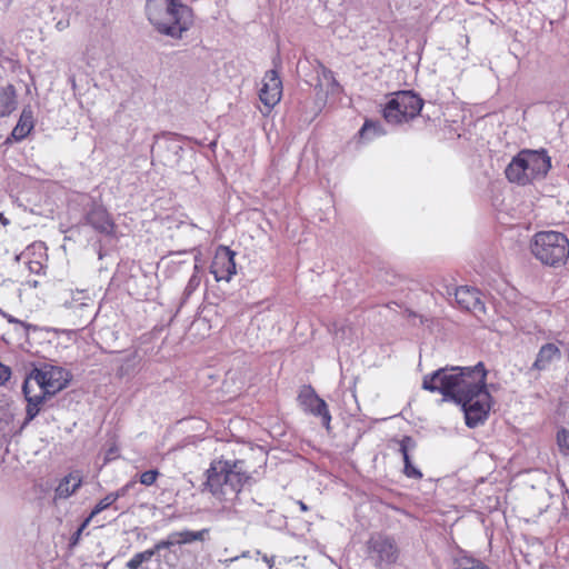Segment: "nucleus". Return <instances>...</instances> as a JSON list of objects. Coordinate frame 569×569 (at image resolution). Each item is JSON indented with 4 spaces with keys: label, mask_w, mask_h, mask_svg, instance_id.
<instances>
[{
    "label": "nucleus",
    "mask_w": 569,
    "mask_h": 569,
    "mask_svg": "<svg viewBox=\"0 0 569 569\" xmlns=\"http://www.w3.org/2000/svg\"><path fill=\"white\" fill-rule=\"evenodd\" d=\"M423 107V100L412 91L397 92L383 108L388 123L399 124L416 118Z\"/></svg>",
    "instance_id": "nucleus-6"
},
{
    "label": "nucleus",
    "mask_w": 569,
    "mask_h": 569,
    "mask_svg": "<svg viewBox=\"0 0 569 569\" xmlns=\"http://www.w3.org/2000/svg\"><path fill=\"white\" fill-rule=\"evenodd\" d=\"M82 485V477L79 472H70L64 476L54 490L53 500H61L71 497Z\"/></svg>",
    "instance_id": "nucleus-19"
},
{
    "label": "nucleus",
    "mask_w": 569,
    "mask_h": 569,
    "mask_svg": "<svg viewBox=\"0 0 569 569\" xmlns=\"http://www.w3.org/2000/svg\"><path fill=\"white\" fill-rule=\"evenodd\" d=\"M137 358H138L137 352H133L131 356H129L126 359L124 363L118 369V375L120 377L127 376L129 373L130 363H136Z\"/></svg>",
    "instance_id": "nucleus-36"
},
{
    "label": "nucleus",
    "mask_w": 569,
    "mask_h": 569,
    "mask_svg": "<svg viewBox=\"0 0 569 569\" xmlns=\"http://www.w3.org/2000/svg\"><path fill=\"white\" fill-rule=\"evenodd\" d=\"M0 223L2 226H8L10 223V220L2 212H0Z\"/></svg>",
    "instance_id": "nucleus-41"
},
{
    "label": "nucleus",
    "mask_w": 569,
    "mask_h": 569,
    "mask_svg": "<svg viewBox=\"0 0 569 569\" xmlns=\"http://www.w3.org/2000/svg\"><path fill=\"white\" fill-rule=\"evenodd\" d=\"M41 407H42L41 405L34 403L33 401L27 402L26 419H24L23 426L28 425L30 421H32L38 416V413L41 410Z\"/></svg>",
    "instance_id": "nucleus-32"
},
{
    "label": "nucleus",
    "mask_w": 569,
    "mask_h": 569,
    "mask_svg": "<svg viewBox=\"0 0 569 569\" xmlns=\"http://www.w3.org/2000/svg\"><path fill=\"white\" fill-rule=\"evenodd\" d=\"M457 405L461 406L465 413L466 425L469 428H476L483 425L488 419L491 409V395L487 390L486 382Z\"/></svg>",
    "instance_id": "nucleus-7"
},
{
    "label": "nucleus",
    "mask_w": 569,
    "mask_h": 569,
    "mask_svg": "<svg viewBox=\"0 0 569 569\" xmlns=\"http://www.w3.org/2000/svg\"><path fill=\"white\" fill-rule=\"evenodd\" d=\"M237 559H239V557H233V558H231L229 560H226V562H232V561H236Z\"/></svg>",
    "instance_id": "nucleus-44"
},
{
    "label": "nucleus",
    "mask_w": 569,
    "mask_h": 569,
    "mask_svg": "<svg viewBox=\"0 0 569 569\" xmlns=\"http://www.w3.org/2000/svg\"><path fill=\"white\" fill-rule=\"evenodd\" d=\"M146 14L161 34L181 39L192 23V10L180 0H147Z\"/></svg>",
    "instance_id": "nucleus-2"
},
{
    "label": "nucleus",
    "mask_w": 569,
    "mask_h": 569,
    "mask_svg": "<svg viewBox=\"0 0 569 569\" xmlns=\"http://www.w3.org/2000/svg\"><path fill=\"white\" fill-rule=\"evenodd\" d=\"M116 502L114 497L111 493H108L103 499H101L94 508L91 510L89 517L93 519L97 515L109 508Z\"/></svg>",
    "instance_id": "nucleus-30"
},
{
    "label": "nucleus",
    "mask_w": 569,
    "mask_h": 569,
    "mask_svg": "<svg viewBox=\"0 0 569 569\" xmlns=\"http://www.w3.org/2000/svg\"><path fill=\"white\" fill-rule=\"evenodd\" d=\"M298 505H299V507H300V509L302 511H307L308 510V507H307V505L303 501H298Z\"/></svg>",
    "instance_id": "nucleus-43"
},
{
    "label": "nucleus",
    "mask_w": 569,
    "mask_h": 569,
    "mask_svg": "<svg viewBox=\"0 0 569 569\" xmlns=\"http://www.w3.org/2000/svg\"><path fill=\"white\" fill-rule=\"evenodd\" d=\"M480 292L467 286H461L455 291V300L457 305L476 316L485 313V303L481 300Z\"/></svg>",
    "instance_id": "nucleus-16"
},
{
    "label": "nucleus",
    "mask_w": 569,
    "mask_h": 569,
    "mask_svg": "<svg viewBox=\"0 0 569 569\" xmlns=\"http://www.w3.org/2000/svg\"><path fill=\"white\" fill-rule=\"evenodd\" d=\"M180 532V541L181 545L191 543L193 541H203L209 533V529L204 528L199 531H192L189 529H184L179 531Z\"/></svg>",
    "instance_id": "nucleus-27"
},
{
    "label": "nucleus",
    "mask_w": 569,
    "mask_h": 569,
    "mask_svg": "<svg viewBox=\"0 0 569 569\" xmlns=\"http://www.w3.org/2000/svg\"><path fill=\"white\" fill-rule=\"evenodd\" d=\"M199 284H200V277L198 274V264H194V272L190 277V279L184 288V291H183L184 299H188L197 290Z\"/></svg>",
    "instance_id": "nucleus-29"
},
{
    "label": "nucleus",
    "mask_w": 569,
    "mask_h": 569,
    "mask_svg": "<svg viewBox=\"0 0 569 569\" xmlns=\"http://www.w3.org/2000/svg\"><path fill=\"white\" fill-rule=\"evenodd\" d=\"M0 316L4 319H7V321L9 323H12V325H16V326H19L21 328L24 329V332L27 333L29 331V329L31 328V325L18 319V318H14L13 316L4 312L2 309H0Z\"/></svg>",
    "instance_id": "nucleus-34"
},
{
    "label": "nucleus",
    "mask_w": 569,
    "mask_h": 569,
    "mask_svg": "<svg viewBox=\"0 0 569 569\" xmlns=\"http://www.w3.org/2000/svg\"><path fill=\"white\" fill-rule=\"evenodd\" d=\"M153 555L152 551L149 549H146L141 552H137L133 555L131 559H129L126 563L127 569H139L142 563L148 562L152 559Z\"/></svg>",
    "instance_id": "nucleus-28"
},
{
    "label": "nucleus",
    "mask_w": 569,
    "mask_h": 569,
    "mask_svg": "<svg viewBox=\"0 0 569 569\" xmlns=\"http://www.w3.org/2000/svg\"><path fill=\"white\" fill-rule=\"evenodd\" d=\"M298 401L306 412H309L316 417H320L323 427L329 430L331 415L328 409L326 401L320 398L311 386H305L299 395Z\"/></svg>",
    "instance_id": "nucleus-11"
},
{
    "label": "nucleus",
    "mask_w": 569,
    "mask_h": 569,
    "mask_svg": "<svg viewBox=\"0 0 569 569\" xmlns=\"http://www.w3.org/2000/svg\"><path fill=\"white\" fill-rule=\"evenodd\" d=\"M505 173L510 182L518 183L520 186L530 183L529 174L523 163L521 151L512 158L510 163L507 166Z\"/></svg>",
    "instance_id": "nucleus-18"
},
{
    "label": "nucleus",
    "mask_w": 569,
    "mask_h": 569,
    "mask_svg": "<svg viewBox=\"0 0 569 569\" xmlns=\"http://www.w3.org/2000/svg\"><path fill=\"white\" fill-rule=\"evenodd\" d=\"M167 539L171 542V546L181 545L180 532L173 531L167 536Z\"/></svg>",
    "instance_id": "nucleus-40"
},
{
    "label": "nucleus",
    "mask_w": 569,
    "mask_h": 569,
    "mask_svg": "<svg viewBox=\"0 0 569 569\" xmlns=\"http://www.w3.org/2000/svg\"><path fill=\"white\" fill-rule=\"evenodd\" d=\"M32 383H34V382L29 377H27V379L23 382L22 392L24 395L26 401L27 402L33 401L34 403L42 406L46 400V397L49 396V393L46 390L40 389L39 393L32 395L31 393L32 392Z\"/></svg>",
    "instance_id": "nucleus-25"
},
{
    "label": "nucleus",
    "mask_w": 569,
    "mask_h": 569,
    "mask_svg": "<svg viewBox=\"0 0 569 569\" xmlns=\"http://www.w3.org/2000/svg\"><path fill=\"white\" fill-rule=\"evenodd\" d=\"M557 443L562 452L569 453V430L563 428L557 432Z\"/></svg>",
    "instance_id": "nucleus-31"
},
{
    "label": "nucleus",
    "mask_w": 569,
    "mask_h": 569,
    "mask_svg": "<svg viewBox=\"0 0 569 569\" xmlns=\"http://www.w3.org/2000/svg\"><path fill=\"white\" fill-rule=\"evenodd\" d=\"M368 557L377 568H386L397 562L399 548L391 537L375 535L368 541Z\"/></svg>",
    "instance_id": "nucleus-8"
},
{
    "label": "nucleus",
    "mask_w": 569,
    "mask_h": 569,
    "mask_svg": "<svg viewBox=\"0 0 569 569\" xmlns=\"http://www.w3.org/2000/svg\"><path fill=\"white\" fill-rule=\"evenodd\" d=\"M10 368L0 362V385L6 383L10 379Z\"/></svg>",
    "instance_id": "nucleus-39"
},
{
    "label": "nucleus",
    "mask_w": 569,
    "mask_h": 569,
    "mask_svg": "<svg viewBox=\"0 0 569 569\" xmlns=\"http://www.w3.org/2000/svg\"><path fill=\"white\" fill-rule=\"evenodd\" d=\"M172 546H171V542L166 538V539H162L158 542H156L153 545L152 548H150V550L152 551V555L153 557L159 553L161 550L163 549H170Z\"/></svg>",
    "instance_id": "nucleus-38"
},
{
    "label": "nucleus",
    "mask_w": 569,
    "mask_h": 569,
    "mask_svg": "<svg viewBox=\"0 0 569 569\" xmlns=\"http://www.w3.org/2000/svg\"><path fill=\"white\" fill-rule=\"evenodd\" d=\"M423 107V100L412 91L397 92L383 108L388 123L399 124L416 118Z\"/></svg>",
    "instance_id": "nucleus-5"
},
{
    "label": "nucleus",
    "mask_w": 569,
    "mask_h": 569,
    "mask_svg": "<svg viewBox=\"0 0 569 569\" xmlns=\"http://www.w3.org/2000/svg\"><path fill=\"white\" fill-rule=\"evenodd\" d=\"M134 486H136V481L131 480V481L127 482L124 486H122L121 488H119L117 491L110 492V493L114 497V499L117 501L118 499L124 497L129 492V490L131 488H133Z\"/></svg>",
    "instance_id": "nucleus-37"
},
{
    "label": "nucleus",
    "mask_w": 569,
    "mask_h": 569,
    "mask_svg": "<svg viewBox=\"0 0 569 569\" xmlns=\"http://www.w3.org/2000/svg\"><path fill=\"white\" fill-rule=\"evenodd\" d=\"M63 307L74 316V325L84 327L94 316V299L87 289L71 292L70 299L63 302Z\"/></svg>",
    "instance_id": "nucleus-10"
},
{
    "label": "nucleus",
    "mask_w": 569,
    "mask_h": 569,
    "mask_svg": "<svg viewBox=\"0 0 569 569\" xmlns=\"http://www.w3.org/2000/svg\"><path fill=\"white\" fill-rule=\"evenodd\" d=\"M480 560L466 555L465 552H459V555L453 559L455 569H478V567L483 566Z\"/></svg>",
    "instance_id": "nucleus-26"
},
{
    "label": "nucleus",
    "mask_w": 569,
    "mask_h": 569,
    "mask_svg": "<svg viewBox=\"0 0 569 569\" xmlns=\"http://www.w3.org/2000/svg\"><path fill=\"white\" fill-rule=\"evenodd\" d=\"M487 380V370L482 362L472 367H445L429 375L422 380V389L438 392L443 401L458 403Z\"/></svg>",
    "instance_id": "nucleus-1"
},
{
    "label": "nucleus",
    "mask_w": 569,
    "mask_h": 569,
    "mask_svg": "<svg viewBox=\"0 0 569 569\" xmlns=\"http://www.w3.org/2000/svg\"><path fill=\"white\" fill-rule=\"evenodd\" d=\"M159 476L158 470H147L140 475V482L144 486H152Z\"/></svg>",
    "instance_id": "nucleus-35"
},
{
    "label": "nucleus",
    "mask_w": 569,
    "mask_h": 569,
    "mask_svg": "<svg viewBox=\"0 0 569 569\" xmlns=\"http://www.w3.org/2000/svg\"><path fill=\"white\" fill-rule=\"evenodd\" d=\"M28 377L33 380L39 389L46 390L49 396L56 395L69 382V373L64 369L50 365L32 369Z\"/></svg>",
    "instance_id": "nucleus-9"
},
{
    "label": "nucleus",
    "mask_w": 569,
    "mask_h": 569,
    "mask_svg": "<svg viewBox=\"0 0 569 569\" xmlns=\"http://www.w3.org/2000/svg\"><path fill=\"white\" fill-rule=\"evenodd\" d=\"M561 350L557 345L551 342L545 343L540 347L531 369L538 371L548 370L553 362L561 359Z\"/></svg>",
    "instance_id": "nucleus-17"
},
{
    "label": "nucleus",
    "mask_w": 569,
    "mask_h": 569,
    "mask_svg": "<svg viewBox=\"0 0 569 569\" xmlns=\"http://www.w3.org/2000/svg\"><path fill=\"white\" fill-rule=\"evenodd\" d=\"M86 223L89 224L94 231L104 234L113 236L116 224L104 207L92 202L90 209L84 216Z\"/></svg>",
    "instance_id": "nucleus-15"
},
{
    "label": "nucleus",
    "mask_w": 569,
    "mask_h": 569,
    "mask_svg": "<svg viewBox=\"0 0 569 569\" xmlns=\"http://www.w3.org/2000/svg\"><path fill=\"white\" fill-rule=\"evenodd\" d=\"M17 106L16 88L12 84L0 87V118L10 116Z\"/></svg>",
    "instance_id": "nucleus-22"
},
{
    "label": "nucleus",
    "mask_w": 569,
    "mask_h": 569,
    "mask_svg": "<svg viewBox=\"0 0 569 569\" xmlns=\"http://www.w3.org/2000/svg\"><path fill=\"white\" fill-rule=\"evenodd\" d=\"M92 520L91 517H87L83 522L79 526V528L72 533L70 538V546H77L81 539L82 531L88 527L89 522Z\"/></svg>",
    "instance_id": "nucleus-33"
},
{
    "label": "nucleus",
    "mask_w": 569,
    "mask_h": 569,
    "mask_svg": "<svg viewBox=\"0 0 569 569\" xmlns=\"http://www.w3.org/2000/svg\"><path fill=\"white\" fill-rule=\"evenodd\" d=\"M262 559H263V561H264L266 563H268V566H269L270 568L273 566V559H272V558H269L268 556H266V555H264Z\"/></svg>",
    "instance_id": "nucleus-42"
},
{
    "label": "nucleus",
    "mask_w": 569,
    "mask_h": 569,
    "mask_svg": "<svg viewBox=\"0 0 569 569\" xmlns=\"http://www.w3.org/2000/svg\"><path fill=\"white\" fill-rule=\"evenodd\" d=\"M248 553H249V552H248V551H246V552H243V553L241 555V557H248Z\"/></svg>",
    "instance_id": "nucleus-45"
},
{
    "label": "nucleus",
    "mask_w": 569,
    "mask_h": 569,
    "mask_svg": "<svg viewBox=\"0 0 569 569\" xmlns=\"http://www.w3.org/2000/svg\"><path fill=\"white\" fill-rule=\"evenodd\" d=\"M415 447H416V443H415L413 439L409 436L403 437L399 441V452L402 455V459H403V463H405L403 473L408 478L421 479L422 478L421 471L419 469H417L411 463V460L409 457V450L413 449Z\"/></svg>",
    "instance_id": "nucleus-21"
},
{
    "label": "nucleus",
    "mask_w": 569,
    "mask_h": 569,
    "mask_svg": "<svg viewBox=\"0 0 569 569\" xmlns=\"http://www.w3.org/2000/svg\"><path fill=\"white\" fill-rule=\"evenodd\" d=\"M360 137L365 140H372L387 133L382 123L378 120H366L359 131Z\"/></svg>",
    "instance_id": "nucleus-24"
},
{
    "label": "nucleus",
    "mask_w": 569,
    "mask_h": 569,
    "mask_svg": "<svg viewBox=\"0 0 569 569\" xmlns=\"http://www.w3.org/2000/svg\"><path fill=\"white\" fill-rule=\"evenodd\" d=\"M523 163L527 168L530 182L543 178L551 168L550 157L545 150H521Z\"/></svg>",
    "instance_id": "nucleus-14"
},
{
    "label": "nucleus",
    "mask_w": 569,
    "mask_h": 569,
    "mask_svg": "<svg viewBox=\"0 0 569 569\" xmlns=\"http://www.w3.org/2000/svg\"><path fill=\"white\" fill-rule=\"evenodd\" d=\"M282 96V81L277 70L272 69L266 72L262 87L259 91L260 101L270 111L277 103H279Z\"/></svg>",
    "instance_id": "nucleus-13"
},
{
    "label": "nucleus",
    "mask_w": 569,
    "mask_h": 569,
    "mask_svg": "<svg viewBox=\"0 0 569 569\" xmlns=\"http://www.w3.org/2000/svg\"><path fill=\"white\" fill-rule=\"evenodd\" d=\"M33 127V112L30 107H26L22 109L20 118L11 132V137L8 138V141H22L31 132Z\"/></svg>",
    "instance_id": "nucleus-20"
},
{
    "label": "nucleus",
    "mask_w": 569,
    "mask_h": 569,
    "mask_svg": "<svg viewBox=\"0 0 569 569\" xmlns=\"http://www.w3.org/2000/svg\"><path fill=\"white\" fill-rule=\"evenodd\" d=\"M207 480L203 490L209 491L216 499L232 502L242 490L249 476L242 470V462L224 460L212 461L206 471Z\"/></svg>",
    "instance_id": "nucleus-3"
},
{
    "label": "nucleus",
    "mask_w": 569,
    "mask_h": 569,
    "mask_svg": "<svg viewBox=\"0 0 569 569\" xmlns=\"http://www.w3.org/2000/svg\"><path fill=\"white\" fill-rule=\"evenodd\" d=\"M316 67L315 70L317 72L319 81L325 80L331 93H338L341 90L340 83L337 81L333 72L327 68L321 61L315 60ZM317 87H321V83L318 82Z\"/></svg>",
    "instance_id": "nucleus-23"
},
{
    "label": "nucleus",
    "mask_w": 569,
    "mask_h": 569,
    "mask_svg": "<svg viewBox=\"0 0 569 569\" xmlns=\"http://www.w3.org/2000/svg\"><path fill=\"white\" fill-rule=\"evenodd\" d=\"M531 254L543 266L558 268L569 258V239L559 231L536 232L530 240Z\"/></svg>",
    "instance_id": "nucleus-4"
},
{
    "label": "nucleus",
    "mask_w": 569,
    "mask_h": 569,
    "mask_svg": "<svg viewBox=\"0 0 569 569\" xmlns=\"http://www.w3.org/2000/svg\"><path fill=\"white\" fill-rule=\"evenodd\" d=\"M236 252L226 246H219L216 250L213 260L210 266V272L213 274L216 281H230L232 276L236 274Z\"/></svg>",
    "instance_id": "nucleus-12"
}]
</instances>
